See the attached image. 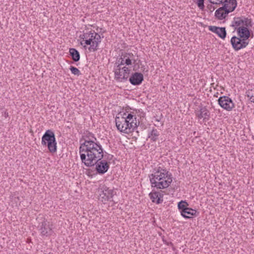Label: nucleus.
Masks as SVG:
<instances>
[{
    "instance_id": "1",
    "label": "nucleus",
    "mask_w": 254,
    "mask_h": 254,
    "mask_svg": "<svg viewBox=\"0 0 254 254\" xmlns=\"http://www.w3.org/2000/svg\"><path fill=\"white\" fill-rule=\"evenodd\" d=\"M79 154L81 162L87 167H91L104 156V150L102 145L97 141L80 146Z\"/></svg>"
},
{
    "instance_id": "2",
    "label": "nucleus",
    "mask_w": 254,
    "mask_h": 254,
    "mask_svg": "<svg viewBox=\"0 0 254 254\" xmlns=\"http://www.w3.org/2000/svg\"><path fill=\"white\" fill-rule=\"evenodd\" d=\"M149 175L151 187L157 189L167 188L172 182V175L166 169L158 167L153 169Z\"/></svg>"
},
{
    "instance_id": "3",
    "label": "nucleus",
    "mask_w": 254,
    "mask_h": 254,
    "mask_svg": "<svg viewBox=\"0 0 254 254\" xmlns=\"http://www.w3.org/2000/svg\"><path fill=\"white\" fill-rule=\"evenodd\" d=\"M41 144L43 146H47L49 151L51 153L57 151V142L55 133L52 130H46L42 137Z\"/></svg>"
},
{
    "instance_id": "4",
    "label": "nucleus",
    "mask_w": 254,
    "mask_h": 254,
    "mask_svg": "<svg viewBox=\"0 0 254 254\" xmlns=\"http://www.w3.org/2000/svg\"><path fill=\"white\" fill-rule=\"evenodd\" d=\"M127 119H125V116H122V115L119 114L117 116L115 119L116 125L117 129L121 132L129 133L133 132L134 129L137 128V125L133 124V123H129L127 124Z\"/></svg>"
},
{
    "instance_id": "5",
    "label": "nucleus",
    "mask_w": 254,
    "mask_h": 254,
    "mask_svg": "<svg viewBox=\"0 0 254 254\" xmlns=\"http://www.w3.org/2000/svg\"><path fill=\"white\" fill-rule=\"evenodd\" d=\"M99 200L105 203L108 201H113V197L116 194L113 189H110L105 185H103L98 190Z\"/></svg>"
},
{
    "instance_id": "6",
    "label": "nucleus",
    "mask_w": 254,
    "mask_h": 254,
    "mask_svg": "<svg viewBox=\"0 0 254 254\" xmlns=\"http://www.w3.org/2000/svg\"><path fill=\"white\" fill-rule=\"evenodd\" d=\"M137 59H135V56L132 53H122L116 64L121 66L124 64L129 65L133 62L135 64Z\"/></svg>"
},
{
    "instance_id": "7",
    "label": "nucleus",
    "mask_w": 254,
    "mask_h": 254,
    "mask_svg": "<svg viewBox=\"0 0 254 254\" xmlns=\"http://www.w3.org/2000/svg\"><path fill=\"white\" fill-rule=\"evenodd\" d=\"M52 226L50 222L45 218H42L41 221L39 222L38 229L42 236H49L53 233Z\"/></svg>"
},
{
    "instance_id": "8",
    "label": "nucleus",
    "mask_w": 254,
    "mask_h": 254,
    "mask_svg": "<svg viewBox=\"0 0 254 254\" xmlns=\"http://www.w3.org/2000/svg\"><path fill=\"white\" fill-rule=\"evenodd\" d=\"M230 42L233 48L236 51L246 48L249 44V41H246L245 39H243L235 36L231 38Z\"/></svg>"
},
{
    "instance_id": "9",
    "label": "nucleus",
    "mask_w": 254,
    "mask_h": 254,
    "mask_svg": "<svg viewBox=\"0 0 254 254\" xmlns=\"http://www.w3.org/2000/svg\"><path fill=\"white\" fill-rule=\"evenodd\" d=\"M90 46L88 48L90 52H95L98 50L99 44L101 43V36L94 30L92 32L90 35Z\"/></svg>"
},
{
    "instance_id": "10",
    "label": "nucleus",
    "mask_w": 254,
    "mask_h": 254,
    "mask_svg": "<svg viewBox=\"0 0 254 254\" xmlns=\"http://www.w3.org/2000/svg\"><path fill=\"white\" fill-rule=\"evenodd\" d=\"M218 104L224 109L230 111L235 107V104L228 96H221L218 99Z\"/></svg>"
},
{
    "instance_id": "11",
    "label": "nucleus",
    "mask_w": 254,
    "mask_h": 254,
    "mask_svg": "<svg viewBox=\"0 0 254 254\" xmlns=\"http://www.w3.org/2000/svg\"><path fill=\"white\" fill-rule=\"evenodd\" d=\"M96 141L97 138L94 134L88 131H86L83 133L82 137L79 140L80 146L84 147L86 144Z\"/></svg>"
},
{
    "instance_id": "12",
    "label": "nucleus",
    "mask_w": 254,
    "mask_h": 254,
    "mask_svg": "<svg viewBox=\"0 0 254 254\" xmlns=\"http://www.w3.org/2000/svg\"><path fill=\"white\" fill-rule=\"evenodd\" d=\"M95 164H96V171L99 174H105L109 168V165L105 160L98 161Z\"/></svg>"
},
{
    "instance_id": "13",
    "label": "nucleus",
    "mask_w": 254,
    "mask_h": 254,
    "mask_svg": "<svg viewBox=\"0 0 254 254\" xmlns=\"http://www.w3.org/2000/svg\"><path fill=\"white\" fill-rule=\"evenodd\" d=\"M236 31L238 37L245 39L246 41H249V38L251 36V33L248 28L244 26H241L238 27Z\"/></svg>"
},
{
    "instance_id": "14",
    "label": "nucleus",
    "mask_w": 254,
    "mask_h": 254,
    "mask_svg": "<svg viewBox=\"0 0 254 254\" xmlns=\"http://www.w3.org/2000/svg\"><path fill=\"white\" fill-rule=\"evenodd\" d=\"M143 80V75L140 72H135L129 78L130 83L133 85H140Z\"/></svg>"
},
{
    "instance_id": "15",
    "label": "nucleus",
    "mask_w": 254,
    "mask_h": 254,
    "mask_svg": "<svg viewBox=\"0 0 254 254\" xmlns=\"http://www.w3.org/2000/svg\"><path fill=\"white\" fill-rule=\"evenodd\" d=\"M208 29L218 35V36L222 39H224L227 35L226 29L225 27H219L215 26H209Z\"/></svg>"
},
{
    "instance_id": "16",
    "label": "nucleus",
    "mask_w": 254,
    "mask_h": 254,
    "mask_svg": "<svg viewBox=\"0 0 254 254\" xmlns=\"http://www.w3.org/2000/svg\"><path fill=\"white\" fill-rule=\"evenodd\" d=\"M196 116L199 119L203 118V120H208L210 117V113L206 107H202L196 113Z\"/></svg>"
},
{
    "instance_id": "17",
    "label": "nucleus",
    "mask_w": 254,
    "mask_h": 254,
    "mask_svg": "<svg viewBox=\"0 0 254 254\" xmlns=\"http://www.w3.org/2000/svg\"><path fill=\"white\" fill-rule=\"evenodd\" d=\"M149 195L153 202H155L157 204H160L163 201V199L161 198L162 195L159 192H151Z\"/></svg>"
},
{
    "instance_id": "18",
    "label": "nucleus",
    "mask_w": 254,
    "mask_h": 254,
    "mask_svg": "<svg viewBox=\"0 0 254 254\" xmlns=\"http://www.w3.org/2000/svg\"><path fill=\"white\" fill-rule=\"evenodd\" d=\"M92 31L93 30H91L89 32H83V34L80 36V38L83 39V41L80 43L81 45H83V44L86 45L90 44V41L89 40L90 39V37Z\"/></svg>"
},
{
    "instance_id": "19",
    "label": "nucleus",
    "mask_w": 254,
    "mask_h": 254,
    "mask_svg": "<svg viewBox=\"0 0 254 254\" xmlns=\"http://www.w3.org/2000/svg\"><path fill=\"white\" fill-rule=\"evenodd\" d=\"M185 212H183L182 211L181 212V215L185 218H191L192 216H195L196 215V213L197 212L196 210L195 209H193L192 208L188 207L186 209H185Z\"/></svg>"
},
{
    "instance_id": "20",
    "label": "nucleus",
    "mask_w": 254,
    "mask_h": 254,
    "mask_svg": "<svg viewBox=\"0 0 254 254\" xmlns=\"http://www.w3.org/2000/svg\"><path fill=\"white\" fill-rule=\"evenodd\" d=\"M69 55L71 57L72 60L77 62L80 60V54L79 52L74 48H70L69 50Z\"/></svg>"
},
{
    "instance_id": "21",
    "label": "nucleus",
    "mask_w": 254,
    "mask_h": 254,
    "mask_svg": "<svg viewBox=\"0 0 254 254\" xmlns=\"http://www.w3.org/2000/svg\"><path fill=\"white\" fill-rule=\"evenodd\" d=\"M122 67L117 65L116 68L115 69V79L119 81V82H123V80L122 79Z\"/></svg>"
},
{
    "instance_id": "22",
    "label": "nucleus",
    "mask_w": 254,
    "mask_h": 254,
    "mask_svg": "<svg viewBox=\"0 0 254 254\" xmlns=\"http://www.w3.org/2000/svg\"><path fill=\"white\" fill-rule=\"evenodd\" d=\"M243 22L242 16L235 17L233 21H232L231 26L235 27V30H237V29L238 27H241L240 26L243 25Z\"/></svg>"
},
{
    "instance_id": "23",
    "label": "nucleus",
    "mask_w": 254,
    "mask_h": 254,
    "mask_svg": "<svg viewBox=\"0 0 254 254\" xmlns=\"http://www.w3.org/2000/svg\"><path fill=\"white\" fill-rule=\"evenodd\" d=\"M124 115L125 116V119H127V124H130L129 123H133V124H135L136 125H138L137 124V122H136V118L133 115H131V114H128L127 116H126V113H124Z\"/></svg>"
},
{
    "instance_id": "24",
    "label": "nucleus",
    "mask_w": 254,
    "mask_h": 254,
    "mask_svg": "<svg viewBox=\"0 0 254 254\" xmlns=\"http://www.w3.org/2000/svg\"><path fill=\"white\" fill-rule=\"evenodd\" d=\"M122 70L123 75L122 77V79L123 80V81H126L130 74V69L127 67L124 66L122 68Z\"/></svg>"
},
{
    "instance_id": "25",
    "label": "nucleus",
    "mask_w": 254,
    "mask_h": 254,
    "mask_svg": "<svg viewBox=\"0 0 254 254\" xmlns=\"http://www.w3.org/2000/svg\"><path fill=\"white\" fill-rule=\"evenodd\" d=\"M159 135V133L156 129H153L148 135V137L153 141H156Z\"/></svg>"
},
{
    "instance_id": "26",
    "label": "nucleus",
    "mask_w": 254,
    "mask_h": 254,
    "mask_svg": "<svg viewBox=\"0 0 254 254\" xmlns=\"http://www.w3.org/2000/svg\"><path fill=\"white\" fill-rule=\"evenodd\" d=\"M189 206V204L185 200H181L178 203V208L179 210L180 211V212L183 211V212H185V209H186Z\"/></svg>"
},
{
    "instance_id": "27",
    "label": "nucleus",
    "mask_w": 254,
    "mask_h": 254,
    "mask_svg": "<svg viewBox=\"0 0 254 254\" xmlns=\"http://www.w3.org/2000/svg\"><path fill=\"white\" fill-rule=\"evenodd\" d=\"M211 4L220 5L221 4L223 5L225 3H228L229 0H207Z\"/></svg>"
},
{
    "instance_id": "28",
    "label": "nucleus",
    "mask_w": 254,
    "mask_h": 254,
    "mask_svg": "<svg viewBox=\"0 0 254 254\" xmlns=\"http://www.w3.org/2000/svg\"><path fill=\"white\" fill-rule=\"evenodd\" d=\"M242 18L243 22V25L245 26L244 27L248 28L252 26V21L251 19H249L245 16H242Z\"/></svg>"
},
{
    "instance_id": "29",
    "label": "nucleus",
    "mask_w": 254,
    "mask_h": 254,
    "mask_svg": "<svg viewBox=\"0 0 254 254\" xmlns=\"http://www.w3.org/2000/svg\"><path fill=\"white\" fill-rule=\"evenodd\" d=\"M69 69L70 70L71 73L74 75L79 76L81 74L80 70L74 66H71L69 68Z\"/></svg>"
},
{
    "instance_id": "30",
    "label": "nucleus",
    "mask_w": 254,
    "mask_h": 254,
    "mask_svg": "<svg viewBox=\"0 0 254 254\" xmlns=\"http://www.w3.org/2000/svg\"><path fill=\"white\" fill-rule=\"evenodd\" d=\"M194 2L197 5L198 7L201 10L204 8V0H193Z\"/></svg>"
},
{
    "instance_id": "31",
    "label": "nucleus",
    "mask_w": 254,
    "mask_h": 254,
    "mask_svg": "<svg viewBox=\"0 0 254 254\" xmlns=\"http://www.w3.org/2000/svg\"><path fill=\"white\" fill-rule=\"evenodd\" d=\"M213 4H208L207 6V8L210 11V12H212L214 10V9L216 8L215 7H214L213 5Z\"/></svg>"
},
{
    "instance_id": "32",
    "label": "nucleus",
    "mask_w": 254,
    "mask_h": 254,
    "mask_svg": "<svg viewBox=\"0 0 254 254\" xmlns=\"http://www.w3.org/2000/svg\"><path fill=\"white\" fill-rule=\"evenodd\" d=\"M250 100L252 102L254 103V93H252L251 96L250 98Z\"/></svg>"
},
{
    "instance_id": "33",
    "label": "nucleus",
    "mask_w": 254,
    "mask_h": 254,
    "mask_svg": "<svg viewBox=\"0 0 254 254\" xmlns=\"http://www.w3.org/2000/svg\"><path fill=\"white\" fill-rule=\"evenodd\" d=\"M252 93H254V91H253L252 90H251L250 91H248L247 92L248 97H249L250 98Z\"/></svg>"
},
{
    "instance_id": "34",
    "label": "nucleus",
    "mask_w": 254,
    "mask_h": 254,
    "mask_svg": "<svg viewBox=\"0 0 254 254\" xmlns=\"http://www.w3.org/2000/svg\"><path fill=\"white\" fill-rule=\"evenodd\" d=\"M83 47H84L85 49H86V45H84V46H83Z\"/></svg>"
},
{
    "instance_id": "35",
    "label": "nucleus",
    "mask_w": 254,
    "mask_h": 254,
    "mask_svg": "<svg viewBox=\"0 0 254 254\" xmlns=\"http://www.w3.org/2000/svg\"><path fill=\"white\" fill-rule=\"evenodd\" d=\"M4 114H5V116H7L8 115V113H6H6H4Z\"/></svg>"
},
{
    "instance_id": "36",
    "label": "nucleus",
    "mask_w": 254,
    "mask_h": 254,
    "mask_svg": "<svg viewBox=\"0 0 254 254\" xmlns=\"http://www.w3.org/2000/svg\"><path fill=\"white\" fill-rule=\"evenodd\" d=\"M4 114H5V116H7L8 115V113H6H6H4Z\"/></svg>"
},
{
    "instance_id": "37",
    "label": "nucleus",
    "mask_w": 254,
    "mask_h": 254,
    "mask_svg": "<svg viewBox=\"0 0 254 254\" xmlns=\"http://www.w3.org/2000/svg\"><path fill=\"white\" fill-rule=\"evenodd\" d=\"M4 114H5V116H7L8 115V113H6H6H4Z\"/></svg>"
},
{
    "instance_id": "38",
    "label": "nucleus",
    "mask_w": 254,
    "mask_h": 254,
    "mask_svg": "<svg viewBox=\"0 0 254 254\" xmlns=\"http://www.w3.org/2000/svg\"><path fill=\"white\" fill-rule=\"evenodd\" d=\"M170 244L171 245H173V244H172V243H170Z\"/></svg>"
},
{
    "instance_id": "39",
    "label": "nucleus",
    "mask_w": 254,
    "mask_h": 254,
    "mask_svg": "<svg viewBox=\"0 0 254 254\" xmlns=\"http://www.w3.org/2000/svg\"><path fill=\"white\" fill-rule=\"evenodd\" d=\"M112 157H113V156H111L110 159H111Z\"/></svg>"
}]
</instances>
